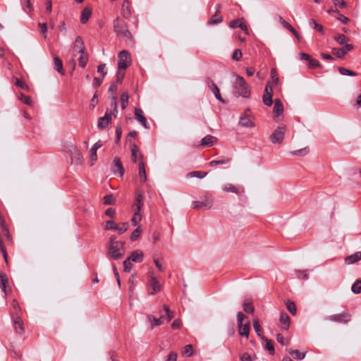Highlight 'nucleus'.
<instances>
[{"label": "nucleus", "mask_w": 361, "mask_h": 361, "mask_svg": "<svg viewBox=\"0 0 361 361\" xmlns=\"http://www.w3.org/2000/svg\"><path fill=\"white\" fill-rule=\"evenodd\" d=\"M124 245V242L116 240L115 236H111L108 245V254L110 258L114 260L121 259L125 254Z\"/></svg>", "instance_id": "1"}, {"label": "nucleus", "mask_w": 361, "mask_h": 361, "mask_svg": "<svg viewBox=\"0 0 361 361\" xmlns=\"http://www.w3.org/2000/svg\"><path fill=\"white\" fill-rule=\"evenodd\" d=\"M111 108L112 109V111L108 109L105 113V115L99 118L97 123L98 128L102 130L104 129L109 125L112 117L114 116L116 118L117 116L118 102L116 97L115 96H112L111 97Z\"/></svg>", "instance_id": "2"}, {"label": "nucleus", "mask_w": 361, "mask_h": 361, "mask_svg": "<svg viewBox=\"0 0 361 361\" xmlns=\"http://www.w3.org/2000/svg\"><path fill=\"white\" fill-rule=\"evenodd\" d=\"M114 31L118 37H123L126 42H133V35L128 29L127 23L119 17L113 21Z\"/></svg>", "instance_id": "3"}, {"label": "nucleus", "mask_w": 361, "mask_h": 361, "mask_svg": "<svg viewBox=\"0 0 361 361\" xmlns=\"http://www.w3.org/2000/svg\"><path fill=\"white\" fill-rule=\"evenodd\" d=\"M234 94L238 97L247 98L250 95V89L248 84L241 76L237 75L234 82Z\"/></svg>", "instance_id": "4"}, {"label": "nucleus", "mask_w": 361, "mask_h": 361, "mask_svg": "<svg viewBox=\"0 0 361 361\" xmlns=\"http://www.w3.org/2000/svg\"><path fill=\"white\" fill-rule=\"evenodd\" d=\"M245 319V314L238 312L237 313V323L238 326V334L240 336L245 337L246 338L249 336L250 330V322L247 319L245 323H243V320Z\"/></svg>", "instance_id": "5"}, {"label": "nucleus", "mask_w": 361, "mask_h": 361, "mask_svg": "<svg viewBox=\"0 0 361 361\" xmlns=\"http://www.w3.org/2000/svg\"><path fill=\"white\" fill-rule=\"evenodd\" d=\"M286 126L281 125L278 126L270 135V140L273 144H280L284 138Z\"/></svg>", "instance_id": "6"}, {"label": "nucleus", "mask_w": 361, "mask_h": 361, "mask_svg": "<svg viewBox=\"0 0 361 361\" xmlns=\"http://www.w3.org/2000/svg\"><path fill=\"white\" fill-rule=\"evenodd\" d=\"M214 203V200L212 196H204L200 200L193 201L192 207L193 209H209L212 208Z\"/></svg>", "instance_id": "7"}, {"label": "nucleus", "mask_w": 361, "mask_h": 361, "mask_svg": "<svg viewBox=\"0 0 361 361\" xmlns=\"http://www.w3.org/2000/svg\"><path fill=\"white\" fill-rule=\"evenodd\" d=\"M130 54L128 51L123 50L119 52L118 56V69L124 71L130 64Z\"/></svg>", "instance_id": "8"}, {"label": "nucleus", "mask_w": 361, "mask_h": 361, "mask_svg": "<svg viewBox=\"0 0 361 361\" xmlns=\"http://www.w3.org/2000/svg\"><path fill=\"white\" fill-rule=\"evenodd\" d=\"M326 319L340 324H347L351 320V315L347 312H343L340 314L330 315Z\"/></svg>", "instance_id": "9"}, {"label": "nucleus", "mask_w": 361, "mask_h": 361, "mask_svg": "<svg viewBox=\"0 0 361 361\" xmlns=\"http://www.w3.org/2000/svg\"><path fill=\"white\" fill-rule=\"evenodd\" d=\"M71 163L75 165H81L83 162L81 152L73 145L70 149Z\"/></svg>", "instance_id": "10"}, {"label": "nucleus", "mask_w": 361, "mask_h": 361, "mask_svg": "<svg viewBox=\"0 0 361 361\" xmlns=\"http://www.w3.org/2000/svg\"><path fill=\"white\" fill-rule=\"evenodd\" d=\"M121 13L125 19H129L133 13V8L129 0H125L121 6Z\"/></svg>", "instance_id": "11"}, {"label": "nucleus", "mask_w": 361, "mask_h": 361, "mask_svg": "<svg viewBox=\"0 0 361 361\" xmlns=\"http://www.w3.org/2000/svg\"><path fill=\"white\" fill-rule=\"evenodd\" d=\"M161 290V286L158 282L157 278L153 275L150 276L149 279V294L154 295Z\"/></svg>", "instance_id": "12"}, {"label": "nucleus", "mask_w": 361, "mask_h": 361, "mask_svg": "<svg viewBox=\"0 0 361 361\" xmlns=\"http://www.w3.org/2000/svg\"><path fill=\"white\" fill-rule=\"evenodd\" d=\"M112 171L114 174H118L123 176L124 174V169L122 165L121 159L116 157L114 159V165L112 166Z\"/></svg>", "instance_id": "13"}, {"label": "nucleus", "mask_w": 361, "mask_h": 361, "mask_svg": "<svg viewBox=\"0 0 361 361\" xmlns=\"http://www.w3.org/2000/svg\"><path fill=\"white\" fill-rule=\"evenodd\" d=\"M207 85L210 87L211 90L212 91V92L214 94L215 97L216 98V99H218L221 103L225 104L226 102L222 98V97H221V95L220 94V92H219V89L217 87V85L214 82V81L212 80L207 79Z\"/></svg>", "instance_id": "14"}, {"label": "nucleus", "mask_w": 361, "mask_h": 361, "mask_svg": "<svg viewBox=\"0 0 361 361\" xmlns=\"http://www.w3.org/2000/svg\"><path fill=\"white\" fill-rule=\"evenodd\" d=\"M73 52L82 53L85 51V46L83 39L80 36H78L73 43Z\"/></svg>", "instance_id": "15"}, {"label": "nucleus", "mask_w": 361, "mask_h": 361, "mask_svg": "<svg viewBox=\"0 0 361 361\" xmlns=\"http://www.w3.org/2000/svg\"><path fill=\"white\" fill-rule=\"evenodd\" d=\"M135 119L140 123V124L145 128H149V126L147 121V118L145 117L142 109L135 108Z\"/></svg>", "instance_id": "16"}, {"label": "nucleus", "mask_w": 361, "mask_h": 361, "mask_svg": "<svg viewBox=\"0 0 361 361\" xmlns=\"http://www.w3.org/2000/svg\"><path fill=\"white\" fill-rule=\"evenodd\" d=\"M360 260H361V252L360 251L356 252L350 255H348L345 258V262L347 264H352L355 262H357Z\"/></svg>", "instance_id": "17"}, {"label": "nucleus", "mask_w": 361, "mask_h": 361, "mask_svg": "<svg viewBox=\"0 0 361 361\" xmlns=\"http://www.w3.org/2000/svg\"><path fill=\"white\" fill-rule=\"evenodd\" d=\"M216 137L211 135H208L202 139L201 145L204 147H211L216 143Z\"/></svg>", "instance_id": "18"}, {"label": "nucleus", "mask_w": 361, "mask_h": 361, "mask_svg": "<svg viewBox=\"0 0 361 361\" xmlns=\"http://www.w3.org/2000/svg\"><path fill=\"white\" fill-rule=\"evenodd\" d=\"M143 253L141 250H137L130 254L128 258L133 262L139 263L143 260Z\"/></svg>", "instance_id": "19"}, {"label": "nucleus", "mask_w": 361, "mask_h": 361, "mask_svg": "<svg viewBox=\"0 0 361 361\" xmlns=\"http://www.w3.org/2000/svg\"><path fill=\"white\" fill-rule=\"evenodd\" d=\"M100 142H96L90 149V166H93L97 160V150L102 147Z\"/></svg>", "instance_id": "20"}, {"label": "nucleus", "mask_w": 361, "mask_h": 361, "mask_svg": "<svg viewBox=\"0 0 361 361\" xmlns=\"http://www.w3.org/2000/svg\"><path fill=\"white\" fill-rule=\"evenodd\" d=\"M8 284V279L7 275L4 272H0V288L4 293L5 295H7L6 287Z\"/></svg>", "instance_id": "21"}, {"label": "nucleus", "mask_w": 361, "mask_h": 361, "mask_svg": "<svg viewBox=\"0 0 361 361\" xmlns=\"http://www.w3.org/2000/svg\"><path fill=\"white\" fill-rule=\"evenodd\" d=\"M15 330L17 334L22 335L24 331V325L22 319L20 317H16L14 319Z\"/></svg>", "instance_id": "22"}, {"label": "nucleus", "mask_w": 361, "mask_h": 361, "mask_svg": "<svg viewBox=\"0 0 361 361\" xmlns=\"http://www.w3.org/2000/svg\"><path fill=\"white\" fill-rule=\"evenodd\" d=\"M92 15V8L90 7L86 6L83 8L81 13L80 22L82 24H85L88 20L90 19Z\"/></svg>", "instance_id": "23"}, {"label": "nucleus", "mask_w": 361, "mask_h": 361, "mask_svg": "<svg viewBox=\"0 0 361 361\" xmlns=\"http://www.w3.org/2000/svg\"><path fill=\"white\" fill-rule=\"evenodd\" d=\"M231 161V158L227 157H221L217 159L212 160L209 162L210 166H214L219 164H228Z\"/></svg>", "instance_id": "24"}, {"label": "nucleus", "mask_w": 361, "mask_h": 361, "mask_svg": "<svg viewBox=\"0 0 361 361\" xmlns=\"http://www.w3.org/2000/svg\"><path fill=\"white\" fill-rule=\"evenodd\" d=\"M273 111L276 116H279L283 111V105L280 99H275Z\"/></svg>", "instance_id": "25"}, {"label": "nucleus", "mask_w": 361, "mask_h": 361, "mask_svg": "<svg viewBox=\"0 0 361 361\" xmlns=\"http://www.w3.org/2000/svg\"><path fill=\"white\" fill-rule=\"evenodd\" d=\"M143 206V195L142 194H137L134 203V211L140 212L141 209Z\"/></svg>", "instance_id": "26"}, {"label": "nucleus", "mask_w": 361, "mask_h": 361, "mask_svg": "<svg viewBox=\"0 0 361 361\" xmlns=\"http://www.w3.org/2000/svg\"><path fill=\"white\" fill-rule=\"evenodd\" d=\"M279 321L284 325L283 329L287 330L290 326V317L288 314L285 312H281L280 314Z\"/></svg>", "instance_id": "27"}, {"label": "nucleus", "mask_w": 361, "mask_h": 361, "mask_svg": "<svg viewBox=\"0 0 361 361\" xmlns=\"http://www.w3.org/2000/svg\"><path fill=\"white\" fill-rule=\"evenodd\" d=\"M147 318H148V320L151 322L152 328L154 326H160L163 323L164 320L165 319V317H164V316H161L159 318H155L154 317H153L152 315H148Z\"/></svg>", "instance_id": "28"}, {"label": "nucleus", "mask_w": 361, "mask_h": 361, "mask_svg": "<svg viewBox=\"0 0 361 361\" xmlns=\"http://www.w3.org/2000/svg\"><path fill=\"white\" fill-rule=\"evenodd\" d=\"M139 178L141 182L145 183L147 181V175L145 168V164L142 161L139 162Z\"/></svg>", "instance_id": "29"}, {"label": "nucleus", "mask_w": 361, "mask_h": 361, "mask_svg": "<svg viewBox=\"0 0 361 361\" xmlns=\"http://www.w3.org/2000/svg\"><path fill=\"white\" fill-rule=\"evenodd\" d=\"M288 353L293 356L294 359L296 360H302L305 358L306 353H301L298 350H293V349H288L287 350Z\"/></svg>", "instance_id": "30"}, {"label": "nucleus", "mask_w": 361, "mask_h": 361, "mask_svg": "<svg viewBox=\"0 0 361 361\" xmlns=\"http://www.w3.org/2000/svg\"><path fill=\"white\" fill-rule=\"evenodd\" d=\"M223 190L226 192H233L239 194V188L236 187L231 183H226L223 185Z\"/></svg>", "instance_id": "31"}, {"label": "nucleus", "mask_w": 361, "mask_h": 361, "mask_svg": "<svg viewBox=\"0 0 361 361\" xmlns=\"http://www.w3.org/2000/svg\"><path fill=\"white\" fill-rule=\"evenodd\" d=\"M240 124L243 127H252L254 123L246 115L241 116L240 118Z\"/></svg>", "instance_id": "32"}, {"label": "nucleus", "mask_w": 361, "mask_h": 361, "mask_svg": "<svg viewBox=\"0 0 361 361\" xmlns=\"http://www.w3.org/2000/svg\"><path fill=\"white\" fill-rule=\"evenodd\" d=\"M88 59H89V55L86 51L80 53V56L78 59L79 66L81 68H85L88 62Z\"/></svg>", "instance_id": "33"}, {"label": "nucleus", "mask_w": 361, "mask_h": 361, "mask_svg": "<svg viewBox=\"0 0 361 361\" xmlns=\"http://www.w3.org/2000/svg\"><path fill=\"white\" fill-rule=\"evenodd\" d=\"M253 328L255 329V331L257 334V336L259 337H260L261 338L264 339V336L262 334V329L260 326V324H259V320L257 318H255L253 319Z\"/></svg>", "instance_id": "34"}, {"label": "nucleus", "mask_w": 361, "mask_h": 361, "mask_svg": "<svg viewBox=\"0 0 361 361\" xmlns=\"http://www.w3.org/2000/svg\"><path fill=\"white\" fill-rule=\"evenodd\" d=\"M54 63L55 66V69L61 75H63L64 73L63 71V63L62 61L58 57L54 56Z\"/></svg>", "instance_id": "35"}, {"label": "nucleus", "mask_w": 361, "mask_h": 361, "mask_svg": "<svg viewBox=\"0 0 361 361\" xmlns=\"http://www.w3.org/2000/svg\"><path fill=\"white\" fill-rule=\"evenodd\" d=\"M207 175V172L202 171H195L190 172L188 173L187 176L190 178H203Z\"/></svg>", "instance_id": "36"}, {"label": "nucleus", "mask_w": 361, "mask_h": 361, "mask_svg": "<svg viewBox=\"0 0 361 361\" xmlns=\"http://www.w3.org/2000/svg\"><path fill=\"white\" fill-rule=\"evenodd\" d=\"M243 310L246 313L253 314L255 312V307L252 305V302L248 300H245L243 304Z\"/></svg>", "instance_id": "37"}, {"label": "nucleus", "mask_w": 361, "mask_h": 361, "mask_svg": "<svg viewBox=\"0 0 361 361\" xmlns=\"http://www.w3.org/2000/svg\"><path fill=\"white\" fill-rule=\"evenodd\" d=\"M222 20H223L222 16L219 15L218 13H215V14H214L211 17L209 20L208 21V24L209 25H216V24H218L221 22H222Z\"/></svg>", "instance_id": "38"}, {"label": "nucleus", "mask_w": 361, "mask_h": 361, "mask_svg": "<svg viewBox=\"0 0 361 361\" xmlns=\"http://www.w3.org/2000/svg\"><path fill=\"white\" fill-rule=\"evenodd\" d=\"M129 94L128 92H123L121 96V105L123 110H124L128 104Z\"/></svg>", "instance_id": "39"}, {"label": "nucleus", "mask_w": 361, "mask_h": 361, "mask_svg": "<svg viewBox=\"0 0 361 361\" xmlns=\"http://www.w3.org/2000/svg\"><path fill=\"white\" fill-rule=\"evenodd\" d=\"M2 232L8 243H13V238L6 224L1 226Z\"/></svg>", "instance_id": "40"}, {"label": "nucleus", "mask_w": 361, "mask_h": 361, "mask_svg": "<svg viewBox=\"0 0 361 361\" xmlns=\"http://www.w3.org/2000/svg\"><path fill=\"white\" fill-rule=\"evenodd\" d=\"M309 24L313 29L317 30L322 34H324V27L322 25L317 23L314 19H310L309 20Z\"/></svg>", "instance_id": "41"}, {"label": "nucleus", "mask_w": 361, "mask_h": 361, "mask_svg": "<svg viewBox=\"0 0 361 361\" xmlns=\"http://www.w3.org/2000/svg\"><path fill=\"white\" fill-rule=\"evenodd\" d=\"M123 271L125 272H130L133 267L132 261L128 257L124 260V262H123Z\"/></svg>", "instance_id": "42"}, {"label": "nucleus", "mask_w": 361, "mask_h": 361, "mask_svg": "<svg viewBox=\"0 0 361 361\" xmlns=\"http://www.w3.org/2000/svg\"><path fill=\"white\" fill-rule=\"evenodd\" d=\"M19 99L23 102L24 104L28 105V106H32L33 105V101L31 99L30 97L25 95L23 93L20 94Z\"/></svg>", "instance_id": "43"}, {"label": "nucleus", "mask_w": 361, "mask_h": 361, "mask_svg": "<svg viewBox=\"0 0 361 361\" xmlns=\"http://www.w3.org/2000/svg\"><path fill=\"white\" fill-rule=\"evenodd\" d=\"M264 339L265 340V342H266L265 348L269 352V353L271 355H274L275 353V350H274L273 341L268 338H265L264 337Z\"/></svg>", "instance_id": "44"}, {"label": "nucleus", "mask_w": 361, "mask_h": 361, "mask_svg": "<svg viewBox=\"0 0 361 361\" xmlns=\"http://www.w3.org/2000/svg\"><path fill=\"white\" fill-rule=\"evenodd\" d=\"M338 72L343 75L355 76L357 75V73L352 71L346 68L338 67Z\"/></svg>", "instance_id": "45"}, {"label": "nucleus", "mask_w": 361, "mask_h": 361, "mask_svg": "<svg viewBox=\"0 0 361 361\" xmlns=\"http://www.w3.org/2000/svg\"><path fill=\"white\" fill-rule=\"evenodd\" d=\"M334 39L341 45H344L346 42L349 40L348 38L343 34L335 36Z\"/></svg>", "instance_id": "46"}, {"label": "nucleus", "mask_w": 361, "mask_h": 361, "mask_svg": "<svg viewBox=\"0 0 361 361\" xmlns=\"http://www.w3.org/2000/svg\"><path fill=\"white\" fill-rule=\"evenodd\" d=\"M142 216L140 214V212L134 211V214L131 219L132 224L135 226H137L140 222Z\"/></svg>", "instance_id": "47"}, {"label": "nucleus", "mask_w": 361, "mask_h": 361, "mask_svg": "<svg viewBox=\"0 0 361 361\" xmlns=\"http://www.w3.org/2000/svg\"><path fill=\"white\" fill-rule=\"evenodd\" d=\"M332 52L338 58H343L346 54V51L343 48H333Z\"/></svg>", "instance_id": "48"}, {"label": "nucleus", "mask_w": 361, "mask_h": 361, "mask_svg": "<svg viewBox=\"0 0 361 361\" xmlns=\"http://www.w3.org/2000/svg\"><path fill=\"white\" fill-rule=\"evenodd\" d=\"M128 224L125 222L117 224L115 231H117L119 233L121 234L125 233L128 230Z\"/></svg>", "instance_id": "49"}, {"label": "nucleus", "mask_w": 361, "mask_h": 361, "mask_svg": "<svg viewBox=\"0 0 361 361\" xmlns=\"http://www.w3.org/2000/svg\"><path fill=\"white\" fill-rule=\"evenodd\" d=\"M263 102L267 106H271L273 104L272 94H264Z\"/></svg>", "instance_id": "50"}, {"label": "nucleus", "mask_w": 361, "mask_h": 361, "mask_svg": "<svg viewBox=\"0 0 361 361\" xmlns=\"http://www.w3.org/2000/svg\"><path fill=\"white\" fill-rule=\"evenodd\" d=\"M286 307L288 310L293 314L295 315L297 312L295 304L292 301H287L286 302Z\"/></svg>", "instance_id": "51"}, {"label": "nucleus", "mask_w": 361, "mask_h": 361, "mask_svg": "<svg viewBox=\"0 0 361 361\" xmlns=\"http://www.w3.org/2000/svg\"><path fill=\"white\" fill-rule=\"evenodd\" d=\"M141 233H142V228H140V226H138L131 233L130 237V240L131 241L136 240L139 238Z\"/></svg>", "instance_id": "52"}, {"label": "nucleus", "mask_w": 361, "mask_h": 361, "mask_svg": "<svg viewBox=\"0 0 361 361\" xmlns=\"http://www.w3.org/2000/svg\"><path fill=\"white\" fill-rule=\"evenodd\" d=\"M351 289L354 293H360L361 292V280H358L355 283H354L352 286Z\"/></svg>", "instance_id": "53"}, {"label": "nucleus", "mask_w": 361, "mask_h": 361, "mask_svg": "<svg viewBox=\"0 0 361 361\" xmlns=\"http://www.w3.org/2000/svg\"><path fill=\"white\" fill-rule=\"evenodd\" d=\"M15 85L18 87H19L22 90H25L27 91H29V90H30V87L27 85H26L25 82H23V81H21L20 80H19L18 78L16 79Z\"/></svg>", "instance_id": "54"}, {"label": "nucleus", "mask_w": 361, "mask_h": 361, "mask_svg": "<svg viewBox=\"0 0 361 361\" xmlns=\"http://www.w3.org/2000/svg\"><path fill=\"white\" fill-rule=\"evenodd\" d=\"M116 202L115 199L114 198L112 195H107L104 197V204L112 205Z\"/></svg>", "instance_id": "55"}, {"label": "nucleus", "mask_w": 361, "mask_h": 361, "mask_svg": "<svg viewBox=\"0 0 361 361\" xmlns=\"http://www.w3.org/2000/svg\"><path fill=\"white\" fill-rule=\"evenodd\" d=\"M183 353L188 357L192 356L193 354L192 345L190 344L185 345L183 348Z\"/></svg>", "instance_id": "56"}, {"label": "nucleus", "mask_w": 361, "mask_h": 361, "mask_svg": "<svg viewBox=\"0 0 361 361\" xmlns=\"http://www.w3.org/2000/svg\"><path fill=\"white\" fill-rule=\"evenodd\" d=\"M138 147L136 145H133L131 146V155L133 161L136 162L137 154L138 152Z\"/></svg>", "instance_id": "57"}, {"label": "nucleus", "mask_w": 361, "mask_h": 361, "mask_svg": "<svg viewBox=\"0 0 361 361\" xmlns=\"http://www.w3.org/2000/svg\"><path fill=\"white\" fill-rule=\"evenodd\" d=\"M308 62H309L308 66L310 68H319L321 66L319 61L316 59H312V57H311V59H310Z\"/></svg>", "instance_id": "58"}, {"label": "nucleus", "mask_w": 361, "mask_h": 361, "mask_svg": "<svg viewBox=\"0 0 361 361\" xmlns=\"http://www.w3.org/2000/svg\"><path fill=\"white\" fill-rule=\"evenodd\" d=\"M164 310L166 314V321L169 322L173 317V312H171L169 307L166 305L163 306Z\"/></svg>", "instance_id": "59"}, {"label": "nucleus", "mask_w": 361, "mask_h": 361, "mask_svg": "<svg viewBox=\"0 0 361 361\" xmlns=\"http://www.w3.org/2000/svg\"><path fill=\"white\" fill-rule=\"evenodd\" d=\"M232 59L234 60V61H240V59L242 58V51H240V49H235L233 54H232Z\"/></svg>", "instance_id": "60"}, {"label": "nucleus", "mask_w": 361, "mask_h": 361, "mask_svg": "<svg viewBox=\"0 0 361 361\" xmlns=\"http://www.w3.org/2000/svg\"><path fill=\"white\" fill-rule=\"evenodd\" d=\"M308 153V149L307 148L300 149L294 152H292L291 154L293 155H298V156H305Z\"/></svg>", "instance_id": "61"}, {"label": "nucleus", "mask_w": 361, "mask_h": 361, "mask_svg": "<svg viewBox=\"0 0 361 361\" xmlns=\"http://www.w3.org/2000/svg\"><path fill=\"white\" fill-rule=\"evenodd\" d=\"M105 69L106 65L104 63L99 64L97 66V72L102 74V78H104L107 73Z\"/></svg>", "instance_id": "62"}, {"label": "nucleus", "mask_w": 361, "mask_h": 361, "mask_svg": "<svg viewBox=\"0 0 361 361\" xmlns=\"http://www.w3.org/2000/svg\"><path fill=\"white\" fill-rule=\"evenodd\" d=\"M178 354L176 352H171L166 357V361H176Z\"/></svg>", "instance_id": "63"}, {"label": "nucleus", "mask_w": 361, "mask_h": 361, "mask_svg": "<svg viewBox=\"0 0 361 361\" xmlns=\"http://www.w3.org/2000/svg\"><path fill=\"white\" fill-rule=\"evenodd\" d=\"M276 341L281 343L282 345H288L289 343V341H285L283 336L281 334H278L276 335Z\"/></svg>", "instance_id": "64"}]
</instances>
